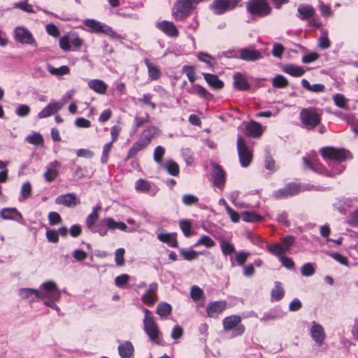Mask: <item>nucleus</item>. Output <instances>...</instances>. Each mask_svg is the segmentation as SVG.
Segmentation results:
<instances>
[{
	"label": "nucleus",
	"instance_id": "b1692460",
	"mask_svg": "<svg viewBox=\"0 0 358 358\" xmlns=\"http://www.w3.org/2000/svg\"><path fill=\"white\" fill-rule=\"evenodd\" d=\"M60 166L61 164L57 160L51 162L48 164L46 171L43 173V177L46 182H51L57 178Z\"/></svg>",
	"mask_w": 358,
	"mask_h": 358
},
{
	"label": "nucleus",
	"instance_id": "ddd939ff",
	"mask_svg": "<svg viewBox=\"0 0 358 358\" xmlns=\"http://www.w3.org/2000/svg\"><path fill=\"white\" fill-rule=\"evenodd\" d=\"M237 150L241 165L243 167L248 166L252 159V152L247 146L241 136H238L237 138Z\"/></svg>",
	"mask_w": 358,
	"mask_h": 358
},
{
	"label": "nucleus",
	"instance_id": "a211bd4d",
	"mask_svg": "<svg viewBox=\"0 0 358 358\" xmlns=\"http://www.w3.org/2000/svg\"><path fill=\"white\" fill-rule=\"evenodd\" d=\"M156 28L162 31L166 36L170 38H177L179 36V31L176 24L172 21L161 20L155 24Z\"/></svg>",
	"mask_w": 358,
	"mask_h": 358
},
{
	"label": "nucleus",
	"instance_id": "774afa93",
	"mask_svg": "<svg viewBox=\"0 0 358 358\" xmlns=\"http://www.w3.org/2000/svg\"><path fill=\"white\" fill-rule=\"evenodd\" d=\"M334 101L336 106L340 108H344L348 100L341 94H336L334 96Z\"/></svg>",
	"mask_w": 358,
	"mask_h": 358
},
{
	"label": "nucleus",
	"instance_id": "2f4dec72",
	"mask_svg": "<svg viewBox=\"0 0 358 358\" xmlns=\"http://www.w3.org/2000/svg\"><path fill=\"white\" fill-rule=\"evenodd\" d=\"M285 296V290L282 287V283L278 281L274 282V287L271 292V299L273 301H278L281 300Z\"/></svg>",
	"mask_w": 358,
	"mask_h": 358
},
{
	"label": "nucleus",
	"instance_id": "7c9ffc66",
	"mask_svg": "<svg viewBox=\"0 0 358 358\" xmlns=\"http://www.w3.org/2000/svg\"><path fill=\"white\" fill-rule=\"evenodd\" d=\"M297 11L299 18L302 20L310 19L315 15L314 8L308 5L300 4Z\"/></svg>",
	"mask_w": 358,
	"mask_h": 358
},
{
	"label": "nucleus",
	"instance_id": "7ed1b4c3",
	"mask_svg": "<svg viewBox=\"0 0 358 358\" xmlns=\"http://www.w3.org/2000/svg\"><path fill=\"white\" fill-rule=\"evenodd\" d=\"M142 310L145 315L143 319V329L150 340L153 343L162 345V340L161 338L162 333L155 322L154 317L152 315L151 312L146 308L142 306Z\"/></svg>",
	"mask_w": 358,
	"mask_h": 358
},
{
	"label": "nucleus",
	"instance_id": "58836bf2",
	"mask_svg": "<svg viewBox=\"0 0 358 358\" xmlns=\"http://www.w3.org/2000/svg\"><path fill=\"white\" fill-rule=\"evenodd\" d=\"M301 85L303 88L306 89L310 92H322L324 91V86L322 84L310 85V83L306 79H303L301 80Z\"/></svg>",
	"mask_w": 358,
	"mask_h": 358
},
{
	"label": "nucleus",
	"instance_id": "052dcab7",
	"mask_svg": "<svg viewBox=\"0 0 358 358\" xmlns=\"http://www.w3.org/2000/svg\"><path fill=\"white\" fill-rule=\"evenodd\" d=\"M48 221L50 225H55L62 222V218L57 212H50L48 214Z\"/></svg>",
	"mask_w": 358,
	"mask_h": 358
},
{
	"label": "nucleus",
	"instance_id": "8fccbe9b",
	"mask_svg": "<svg viewBox=\"0 0 358 358\" xmlns=\"http://www.w3.org/2000/svg\"><path fill=\"white\" fill-rule=\"evenodd\" d=\"M194 90L195 92L201 98L207 100H210L213 98V95L201 85H196L194 86Z\"/></svg>",
	"mask_w": 358,
	"mask_h": 358
},
{
	"label": "nucleus",
	"instance_id": "72a5a7b5",
	"mask_svg": "<svg viewBox=\"0 0 358 358\" xmlns=\"http://www.w3.org/2000/svg\"><path fill=\"white\" fill-rule=\"evenodd\" d=\"M88 86L99 94H104L107 90V85L101 80L94 79L88 82Z\"/></svg>",
	"mask_w": 358,
	"mask_h": 358
},
{
	"label": "nucleus",
	"instance_id": "dca6fc26",
	"mask_svg": "<svg viewBox=\"0 0 358 358\" xmlns=\"http://www.w3.org/2000/svg\"><path fill=\"white\" fill-rule=\"evenodd\" d=\"M300 192V186L294 182L286 185L283 188L275 190L273 196L277 199H284L296 195Z\"/></svg>",
	"mask_w": 358,
	"mask_h": 358
},
{
	"label": "nucleus",
	"instance_id": "bf43d9fd",
	"mask_svg": "<svg viewBox=\"0 0 358 358\" xmlns=\"http://www.w3.org/2000/svg\"><path fill=\"white\" fill-rule=\"evenodd\" d=\"M203 292L201 288L197 286H193L191 288L190 295L193 301H196L201 299Z\"/></svg>",
	"mask_w": 358,
	"mask_h": 358
},
{
	"label": "nucleus",
	"instance_id": "9d476101",
	"mask_svg": "<svg viewBox=\"0 0 358 358\" xmlns=\"http://www.w3.org/2000/svg\"><path fill=\"white\" fill-rule=\"evenodd\" d=\"M222 325L224 331H233L234 337L243 335L245 330V326L241 324V317L237 315L224 317L222 320Z\"/></svg>",
	"mask_w": 358,
	"mask_h": 358
},
{
	"label": "nucleus",
	"instance_id": "cd10ccee",
	"mask_svg": "<svg viewBox=\"0 0 358 358\" xmlns=\"http://www.w3.org/2000/svg\"><path fill=\"white\" fill-rule=\"evenodd\" d=\"M310 334L313 339L317 343H322L325 337V334L323 327L320 324L314 323L310 329Z\"/></svg>",
	"mask_w": 358,
	"mask_h": 358
},
{
	"label": "nucleus",
	"instance_id": "f3484780",
	"mask_svg": "<svg viewBox=\"0 0 358 358\" xmlns=\"http://www.w3.org/2000/svg\"><path fill=\"white\" fill-rule=\"evenodd\" d=\"M211 177L213 186L222 189L226 183V173L221 166L213 164Z\"/></svg>",
	"mask_w": 358,
	"mask_h": 358
},
{
	"label": "nucleus",
	"instance_id": "e2e57ef3",
	"mask_svg": "<svg viewBox=\"0 0 358 358\" xmlns=\"http://www.w3.org/2000/svg\"><path fill=\"white\" fill-rule=\"evenodd\" d=\"M250 253L245 251H240L236 255V261L239 266H242L247 261Z\"/></svg>",
	"mask_w": 358,
	"mask_h": 358
},
{
	"label": "nucleus",
	"instance_id": "c85d7f7f",
	"mask_svg": "<svg viewBox=\"0 0 358 358\" xmlns=\"http://www.w3.org/2000/svg\"><path fill=\"white\" fill-rule=\"evenodd\" d=\"M158 239L166 244H168L170 247L177 248L178 247V241L176 238V234H169L166 232H161L157 234Z\"/></svg>",
	"mask_w": 358,
	"mask_h": 358
},
{
	"label": "nucleus",
	"instance_id": "4d7b16f0",
	"mask_svg": "<svg viewBox=\"0 0 358 358\" xmlns=\"http://www.w3.org/2000/svg\"><path fill=\"white\" fill-rule=\"evenodd\" d=\"M315 271V268L311 263H306L301 268V273L303 276H311Z\"/></svg>",
	"mask_w": 358,
	"mask_h": 358
},
{
	"label": "nucleus",
	"instance_id": "aec40b11",
	"mask_svg": "<svg viewBox=\"0 0 358 358\" xmlns=\"http://www.w3.org/2000/svg\"><path fill=\"white\" fill-rule=\"evenodd\" d=\"M55 203L67 208H74L80 203V200L75 193H66L59 195L55 199Z\"/></svg>",
	"mask_w": 358,
	"mask_h": 358
},
{
	"label": "nucleus",
	"instance_id": "412c9836",
	"mask_svg": "<svg viewBox=\"0 0 358 358\" xmlns=\"http://www.w3.org/2000/svg\"><path fill=\"white\" fill-rule=\"evenodd\" d=\"M234 88L238 91H250L251 85L249 82L248 77L241 73H236L233 76Z\"/></svg>",
	"mask_w": 358,
	"mask_h": 358
},
{
	"label": "nucleus",
	"instance_id": "3c124183",
	"mask_svg": "<svg viewBox=\"0 0 358 358\" xmlns=\"http://www.w3.org/2000/svg\"><path fill=\"white\" fill-rule=\"evenodd\" d=\"M202 245L207 248L213 247L215 245V241L208 236L203 235L197 241L196 245Z\"/></svg>",
	"mask_w": 358,
	"mask_h": 358
},
{
	"label": "nucleus",
	"instance_id": "69168bd1",
	"mask_svg": "<svg viewBox=\"0 0 358 358\" xmlns=\"http://www.w3.org/2000/svg\"><path fill=\"white\" fill-rule=\"evenodd\" d=\"M226 210L227 214L229 215L231 220L233 222H238L241 218V215H239L237 212H236L234 209H232L226 203Z\"/></svg>",
	"mask_w": 358,
	"mask_h": 358
},
{
	"label": "nucleus",
	"instance_id": "338daca9",
	"mask_svg": "<svg viewBox=\"0 0 358 358\" xmlns=\"http://www.w3.org/2000/svg\"><path fill=\"white\" fill-rule=\"evenodd\" d=\"M319 57V55L316 52H310L304 55L302 57V62L305 64H309L315 62Z\"/></svg>",
	"mask_w": 358,
	"mask_h": 358
},
{
	"label": "nucleus",
	"instance_id": "473e14b6",
	"mask_svg": "<svg viewBox=\"0 0 358 358\" xmlns=\"http://www.w3.org/2000/svg\"><path fill=\"white\" fill-rule=\"evenodd\" d=\"M204 78L208 84L215 90H220L224 87V83L213 74L203 73Z\"/></svg>",
	"mask_w": 358,
	"mask_h": 358
},
{
	"label": "nucleus",
	"instance_id": "79ce46f5",
	"mask_svg": "<svg viewBox=\"0 0 358 358\" xmlns=\"http://www.w3.org/2000/svg\"><path fill=\"white\" fill-rule=\"evenodd\" d=\"M266 249L271 254L277 256L279 258L280 256H282V255L286 252L285 250L282 248V245L280 243L268 245L266 246Z\"/></svg>",
	"mask_w": 358,
	"mask_h": 358
},
{
	"label": "nucleus",
	"instance_id": "c03bdc74",
	"mask_svg": "<svg viewBox=\"0 0 358 358\" xmlns=\"http://www.w3.org/2000/svg\"><path fill=\"white\" fill-rule=\"evenodd\" d=\"M149 122L150 117L148 115H146L145 117L136 116L134 118V125L133 127L132 133H136L139 127L145 123H148Z\"/></svg>",
	"mask_w": 358,
	"mask_h": 358
},
{
	"label": "nucleus",
	"instance_id": "5fc2aeb1",
	"mask_svg": "<svg viewBox=\"0 0 358 358\" xmlns=\"http://www.w3.org/2000/svg\"><path fill=\"white\" fill-rule=\"evenodd\" d=\"M125 250L124 248H118L115 252V261L117 266H121L124 264V255Z\"/></svg>",
	"mask_w": 358,
	"mask_h": 358
},
{
	"label": "nucleus",
	"instance_id": "c756f323",
	"mask_svg": "<svg viewBox=\"0 0 358 358\" xmlns=\"http://www.w3.org/2000/svg\"><path fill=\"white\" fill-rule=\"evenodd\" d=\"M118 352L122 358H129L134 352V348L130 341H124L118 346Z\"/></svg>",
	"mask_w": 358,
	"mask_h": 358
},
{
	"label": "nucleus",
	"instance_id": "6ab92c4d",
	"mask_svg": "<svg viewBox=\"0 0 358 358\" xmlns=\"http://www.w3.org/2000/svg\"><path fill=\"white\" fill-rule=\"evenodd\" d=\"M158 285L157 282H152L149 285L148 289L141 296V300L148 306H152L158 301L157 296Z\"/></svg>",
	"mask_w": 358,
	"mask_h": 358
},
{
	"label": "nucleus",
	"instance_id": "2eb2a0df",
	"mask_svg": "<svg viewBox=\"0 0 358 358\" xmlns=\"http://www.w3.org/2000/svg\"><path fill=\"white\" fill-rule=\"evenodd\" d=\"M14 38L17 42L22 44L37 46V43L32 34L24 27H17L15 29Z\"/></svg>",
	"mask_w": 358,
	"mask_h": 358
},
{
	"label": "nucleus",
	"instance_id": "0eeeda50",
	"mask_svg": "<svg viewBox=\"0 0 358 358\" xmlns=\"http://www.w3.org/2000/svg\"><path fill=\"white\" fill-rule=\"evenodd\" d=\"M128 227L122 222H116L111 217H105L99 221L90 230L91 232L99 234L101 236H105L108 230L120 229L126 231Z\"/></svg>",
	"mask_w": 358,
	"mask_h": 358
},
{
	"label": "nucleus",
	"instance_id": "39448f33",
	"mask_svg": "<svg viewBox=\"0 0 358 358\" xmlns=\"http://www.w3.org/2000/svg\"><path fill=\"white\" fill-rule=\"evenodd\" d=\"M303 162L306 168L329 177H334L337 174H340L345 169V166L341 164V163H336L332 166L331 171H329L326 170L319 160L315 158L309 159L307 157H303Z\"/></svg>",
	"mask_w": 358,
	"mask_h": 358
},
{
	"label": "nucleus",
	"instance_id": "680f3d73",
	"mask_svg": "<svg viewBox=\"0 0 358 358\" xmlns=\"http://www.w3.org/2000/svg\"><path fill=\"white\" fill-rule=\"evenodd\" d=\"M294 242V238L292 236H287L286 237H284L281 240V245H282V248L285 250V252H287L292 245V244Z\"/></svg>",
	"mask_w": 358,
	"mask_h": 358
},
{
	"label": "nucleus",
	"instance_id": "4be33fe9",
	"mask_svg": "<svg viewBox=\"0 0 358 358\" xmlns=\"http://www.w3.org/2000/svg\"><path fill=\"white\" fill-rule=\"evenodd\" d=\"M227 308L225 301H217L211 302L206 307V313L208 317L217 318Z\"/></svg>",
	"mask_w": 358,
	"mask_h": 358
},
{
	"label": "nucleus",
	"instance_id": "1a4fd4ad",
	"mask_svg": "<svg viewBox=\"0 0 358 358\" xmlns=\"http://www.w3.org/2000/svg\"><path fill=\"white\" fill-rule=\"evenodd\" d=\"M299 118L304 128L310 129L319 125L321 122V115L315 108H302Z\"/></svg>",
	"mask_w": 358,
	"mask_h": 358
},
{
	"label": "nucleus",
	"instance_id": "4468645a",
	"mask_svg": "<svg viewBox=\"0 0 358 358\" xmlns=\"http://www.w3.org/2000/svg\"><path fill=\"white\" fill-rule=\"evenodd\" d=\"M239 0H214L210 8L216 15H222L237 7Z\"/></svg>",
	"mask_w": 358,
	"mask_h": 358
},
{
	"label": "nucleus",
	"instance_id": "49530a36",
	"mask_svg": "<svg viewBox=\"0 0 358 358\" xmlns=\"http://www.w3.org/2000/svg\"><path fill=\"white\" fill-rule=\"evenodd\" d=\"M135 188L142 192H148L151 189V185L145 180L139 179L136 182Z\"/></svg>",
	"mask_w": 358,
	"mask_h": 358
},
{
	"label": "nucleus",
	"instance_id": "f257e3e1",
	"mask_svg": "<svg viewBox=\"0 0 358 358\" xmlns=\"http://www.w3.org/2000/svg\"><path fill=\"white\" fill-rule=\"evenodd\" d=\"M20 295L23 299H29L34 296L31 299V301H35V298L38 300L44 299H51L53 301H59L61 297V292L53 281H47L40 286L39 289L31 288H23L20 290Z\"/></svg>",
	"mask_w": 358,
	"mask_h": 358
},
{
	"label": "nucleus",
	"instance_id": "c9c22d12",
	"mask_svg": "<svg viewBox=\"0 0 358 358\" xmlns=\"http://www.w3.org/2000/svg\"><path fill=\"white\" fill-rule=\"evenodd\" d=\"M32 193V187L29 182H24L20 188L19 201L22 202L29 198Z\"/></svg>",
	"mask_w": 358,
	"mask_h": 358
},
{
	"label": "nucleus",
	"instance_id": "864d4df0",
	"mask_svg": "<svg viewBox=\"0 0 358 358\" xmlns=\"http://www.w3.org/2000/svg\"><path fill=\"white\" fill-rule=\"evenodd\" d=\"M182 203L186 206L196 204L199 202V198L191 194H184L182 197Z\"/></svg>",
	"mask_w": 358,
	"mask_h": 358
},
{
	"label": "nucleus",
	"instance_id": "37998d69",
	"mask_svg": "<svg viewBox=\"0 0 358 358\" xmlns=\"http://www.w3.org/2000/svg\"><path fill=\"white\" fill-rule=\"evenodd\" d=\"M220 248L224 255H231L235 252L234 245L224 239L221 240Z\"/></svg>",
	"mask_w": 358,
	"mask_h": 358
},
{
	"label": "nucleus",
	"instance_id": "f704fd0d",
	"mask_svg": "<svg viewBox=\"0 0 358 358\" xmlns=\"http://www.w3.org/2000/svg\"><path fill=\"white\" fill-rule=\"evenodd\" d=\"M160 167L166 170L170 175L173 176H178L180 172L178 164L171 159L168 160L165 163H163Z\"/></svg>",
	"mask_w": 358,
	"mask_h": 358
},
{
	"label": "nucleus",
	"instance_id": "6e6552de",
	"mask_svg": "<svg viewBox=\"0 0 358 358\" xmlns=\"http://www.w3.org/2000/svg\"><path fill=\"white\" fill-rule=\"evenodd\" d=\"M320 152L326 161L329 160L336 163H342L352 157L349 150L331 146L322 148Z\"/></svg>",
	"mask_w": 358,
	"mask_h": 358
},
{
	"label": "nucleus",
	"instance_id": "603ef678",
	"mask_svg": "<svg viewBox=\"0 0 358 358\" xmlns=\"http://www.w3.org/2000/svg\"><path fill=\"white\" fill-rule=\"evenodd\" d=\"M99 214L91 213L86 218V227L91 230L92 227L98 222Z\"/></svg>",
	"mask_w": 358,
	"mask_h": 358
},
{
	"label": "nucleus",
	"instance_id": "9b49d317",
	"mask_svg": "<svg viewBox=\"0 0 358 358\" xmlns=\"http://www.w3.org/2000/svg\"><path fill=\"white\" fill-rule=\"evenodd\" d=\"M84 24L89 29L90 32L96 34L103 33L113 38H118V35L112 27L96 20L86 19L84 21Z\"/></svg>",
	"mask_w": 358,
	"mask_h": 358
},
{
	"label": "nucleus",
	"instance_id": "e433bc0d",
	"mask_svg": "<svg viewBox=\"0 0 358 358\" xmlns=\"http://www.w3.org/2000/svg\"><path fill=\"white\" fill-rule=\"evenodd\" d=\"M241 217L247 222H257L262 220V217L254 211H243L241 213Z\"/></svg>",
	"mask_w": 358,
	"mask_h": 358
},
{
	"label": "nucleus",
	"instance_id": "20e7f679",
	"mask_svg": "<svg viewBox=\"0 0 358 358\" xmlns=\"http://www.w3.org/2000/svg\"><path fill=\"white\" fill-rule=\"evenodd\" d=\"M201 0H177L171 9V15L176 22L184 21Z\"/></svg>",
	"mask_w": 358,
	"mask_h": 358
},
{
	"label": "nucleus",
	"instance_id": "09e8293b",
	"mask_svg": "<svg viewBox=\"0 0 358 358\" xmlns=\"http://www.w3.org/2000/svg\"><path fill=\"white\" fill-rule=\"evenodd\" d=\"M273 86L277 88H283L288 84L287 79L282 75H277L273 78Z\"/></svg>",
	"mask_w": 358,
	"mask_h": 358
},
{
	"label": "nucleus",
	"instance_id": "4c0bfd02",
	"mask_svg": "<svg viewBox=\"0 0 358 358\" xmlns=\"http://www.w3.org/2000/svg\"><path fill=\"white\" fill-rule=\"evenodd\" d=\"M172 307L166 302H161L157 306L156 313L161 317H164L171 313Z\"/></svg>",
	"mask_w": 358,
	"mask_h": 358
},
{
	"label": "nucleus",
	"instance_id": "de8ad7c7",
	"mask_svg": "<svg viewBox=\"0 0 358 358\" xmlns=\"http://www.w3.org/2000/svg\"><path fill=\"white\" fill-rule=\"evenodd\" d=\"M179 226L186 237H189L192 235L191 228L192 222L187 220H182L179 222Z\"/></svg>",
	"mask_w": 358,
	"mask_h": 358
},
{
	"label": "nucleus",
	"instance_id": "f03ea898",
	"mask_svg": "<svg viewBox=\"0 0 358 358\" xmlns=\"http://www.w3.org/2000/svg\"><path fill=\"white\" fill-rule=\"evenodd\" d=\"M160 132V130L155 126L150 125L147 127L140 134L138 139L129 150L126 160H128L138 154V152L143 150L150 145L152 138Z\"/></svg>",
	"mask_w": 358,
	"mask_h": 358
},
{
	"label": "nucleus",
	"instance_id": "6e6d98bb",
	"mask_svg": "<svg viewBox=\"0 0 358 358\" xmlns=\"http://www.w3.org/2000/svg\"><path fill=\"white\" fill-rule=\"evenodd\" d=\"M15 7L27 12L28 13H34L36 11L34 10L33 6L28 3L27 1H20L15 4Z\"/></svg>",
	"mask_w": 358,
	"mask_h": 358
},
{
	"label": "nucleus",
	"instance_id": "a18cd8bd",
	"mask_svg": "<svg viewBox=\"0 0 358 358\" xmlns=\"http://www.w3.org/2000/svg\"><path fill=\"white\" fill-rule=\"evenodd\" d=\"M165 153V149L161 146L158 145L155 148L153 153V158L155 162L158 164L159 166L163 164L162 158Z\"/></svg>",
	"mask_w": 358,
	"mask_h": 358
},
{
	"label": "nucleus",
	"instance_id": "423d86ee",
	"mask_svg": "<svg viewBox=\"0 0 358 358\" xmlns=\"http://www.w3.org/2000/svg\"><path fill=\"white\" fill-rule=\"evenodd\" d=\"M85 42L76 31H69L60 37L59 40V48L65 52L80 51Z\"/></svg>",
	"mask_w": 358,
	"mask_h": 358
},
{
	"label": "nucleus",
	"instance_id": "393cba45",
	"mask_svg": "<svg viewBox=\"0 0 358 358\" xmlns=\"http://www.w3.org/2000/svg\"><path fill=\"white\" fill-rule=\"evenodd\" d=\"M62 108V103L52 101L48 104L38 114V117L40 119L46 118L52 115L57 113Z\"/></svg>",
	"mask_w": 358,
	"mask_h": 358
},
{
	"label": "nucleus",
	"instance_id": "a19ab883",
	"mask_svg": "<svg viewBox=\"0 0 358 358\" xmlns=\"http://www.w3.org/2000/svg\"><path fill=\"white\" fill-rule=\"evenodd\" d=\"M25 140L29 143L34 145H43V138L42 135L38 132H34L28 135Z\"/></svg>",
	"mask_w": 358,
	"mask_h": 358
},
{
	"label": "nucleus",
	"instance_id": "f8f14e48",
	"mask_svg": "<svg viewBox=\"0 0 358 358\" xmlns=\"http://www.w3.org/2000/svg\"><path fill=\"white\" fill-rule=\"evenodd\" d=\"M247 10L253 15L264 17L271 13V9L267 0H250L247 3Z\"/></svg>",
	"mask_w": 358,
	"mask_h": 358
},
{
	"label": "nucleus",
	"instance_id": "bb28decb",
	"mask_svg": "<svg viewBox=\"0 0 358 358\" xmlns=\"http://www.w3.org/2000/svg\"><path fill=\"white\" fill-rule=\"evenodd\" d=\"M245 131L248 136L257 138L262 134L264 129L259 123L250 121L245 126Z\"/></svg>",
	"mask_w": 358,
	"mask_h": 358
},
{
	"label": "nucleus",
	"instance_id": "0e129e2a",
	"mask_svg": "<svg viewBox=\"0 0 358 358\" xmlns=\"http://www.w3.org/2000/svg\"><path fill=\"white\" fill-rule=\"evenodd\" d=\"M180 255L182 257L188 261L195 259L197 257V252L194 250H185L184 249L180 250Z\"/></svg>",
	"mask_w": 358,
	"mask_h": 358
},
{
	"label": "nucleus",
	"instance_id": "a878e982",
	"mask_svg": "<svg viewBox=\"0 0 358 358\" xmlns=\"http://www.w3.org/2000/svg\"><path fill=\"white\" fill-rule=\"evenodd\" d=\"M238 57L245 61H256L262 57V55L252 48H245L239 50Z\"/></svg>",
	"mask_w": 358,
	"mask_h": 358
},
{
	"label": "nucleus",
	"instance_id": "5701e85b",
	"mask_svg": "<svg viewBox=\"0 0 358 358\" xmlns=\"http://www.w3.org/2000/svg\"><path fill=\"white\" fill-rule=\"evenodd\" d=\"M0 217L3 220H9L22 224L23 217L16 208H3L0 210Z\"/></svg>",
	"mask_w": 358,
	"mask_h": 358
},
{
	"label": "nucleus",
	"instance_id": "13d9d810",
	"mask_svg": "<svg viewBox=\"0 0 358 358\" xmlns=\"http://www.w3.org/2000/svg\"><path fill=\"white\" fill-rule=\"evenodd\" d=\"M45 30L47 33L55 38H57L59 36L60 31L58 27L53 23H49L45 26Z\"/></svg>",
	"mask_w": 358,
	"mask_h": 358
},
{
	"label": "nucleus",
	"instance_id": "ea45409f",
	"mask_svg": "<svg viewBox=\"0 0 358 358\" xmlns=\"http://www.w3.org/2000/svg\"><path fill=\"white\" fill-rule=\"evenodd\" d=\"M199 61L206 64L209 67H213L216 65V58L212 57L208 53L200 52L197 55Z\"/></svg>",
	"mask_w": 358,
	"mask_h": 358
}]
</instances>
